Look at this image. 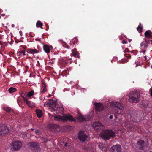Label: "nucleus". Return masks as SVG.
Returning <instances> with one entry per match:
<instances>
[{"instance_id": "1", "label": "nucleus", "mask_w": 152, "mask_h": 152, "mask_svg": "<svg viewBox=\"0 0 152 152\" xmlns=\"http://www.w3.org/2000/svg\"><path fill=\"white\" fill-rule=\"evenodd\" d=\"M129 96V102L136 103L139 101L140 94L136 91H134L131 92Z\"/></svg>"}, {"instance_id": "2", "label": "nucleus", "mask_w": 152, "mask_h": 152, "mask_svg": "<svg viewBox=\"0 0 152 152\" xmlns=\"http://www.w3.org/2000/svg\"><path fill=\"white\" fill-rule=\"evenodd\" d=\"M112 105L114 107L115 113L119 115L124 113V108L119 102H113Z\"/></svg>"}, {"instance_id": "3", "label": "nucleus", "mask_w": 152, "mask_h": 152, "mask_svg": "<svg viewBox=\"0 0 152 152\" xmlns=\"http://www.w3.org/2000/svg\"><path fill=\"white\" fill-rule=\"evenodd\" d=\"M54 117L55 120L57 121H69L71 122H76V120L73 118L72 116L70 114H68L61 116V115H58L57 116H54Z\"/></svg>"}, {"instance_id": "4", "label": "nucleus", "mask_w": 152, "mask_h": 152, "mask_svg": "<svg viewBox=\"0 0 152 152\" xmlns=\"http://www.w3.org/2000/svg\"><path fill=\"white\" fill-rule=\"evenodd\" d=\"M100 136L103 139L107 140H109L111 137H114L115 134L113 131L111 130H107L101 134Z\"/></svg>"}, {"instance_id": "5", "label": "nucleus", "mask_w": 152, "mask_h": 152, "mask_svg": "<svg viewBox=\"0 0 152 152\" xmlns=\"http://www.w3.org/2000/svg\"><path fill=\"white\" fill-rule=\"evenodd\" d=\"M22 143L20 141L13 142L10 144V148L13 151L19 150L21 147Z\"/></svg>"}, {"instance_id": "6", "label": "nucleus", "mask_w": 152, "mask_h": 152, "mask_svg": "<svg viewBox=\"0 0 152 152\" xmlns=\"http://www.w3.org/2000/svg\"><path fill=\"white\" fill-rule=\"evenodd\" d=\"M148 145V142L146 141L140 140L137 142L135 146L137 148L140 150H144L147 148Z\"/></svg>"}, {"instance_id": "7", "label": "nucleus", "mask_w": 152, "mask_h": 152, "mask_svg": "<svg viewBox=\"0 0 152 152\" xmlns=\"http://www.w3.org/2000/svg\"><path fill=\"white\" fill-rule=\"evenodd\" d=\"M76 118V119L78 120V122H81L82 121H89L91 120L90 115L87 116H83L79 113H78V115Z\"/></svg>"}, {"instance_id": "8", "label": "nucleus", "mask_w": 152, "mask_h": 152, "mask_svg": "<svg viewBox=\"0 0 152 152\" xmlns=\"http://www.w3.org/2000/svg\"><path fill=\"white\" fill-rule=\"evenodd\" d=\"M29 148L32 151L37 152L40 151L41 148L38 143L37 142H31L29 143Z\"/></svg>"}, {"instance_id": "9", "label": "nucleus", "mask_w": 152, "mask_h": 152, "mask_svg": "<svg viewBox=\"0 0 152 152\" xmlns=\"http://www.w3.org/2000/svg\"><path fill=\"white\" fill-rule=\"evenodd\" d=\"M9 132L8 128L4 124L0 125V135H4Z\"/></svg>"}, {"instance_id": "10", "label": "nucleus", "mask_w": 152, "mask_h": 152, "mask_svg": "<svg viewBox=\"0 0 152 152\" xmlns=\"http://www.w3.org/2000/svg\"><path fill=\"white\" fill-rule=\"evenodd\" d=\"M78 139L80 141L84 142L86 140L87 138V135L85 134L84 131H80L78 134Z\"/></svg>"}, {"instance_id": "11", "label": "nucleus", "mask_w": 152, "mask_h": 152, "mask_svg": "<svg viewBox=\"0 0 152 152\" xmlns=\"http://www.w3.org/2000/svg\"><path fill=\"white\" fill-rule=\"evenodd\" d=\"M46 105L50 107V108L52 110H53L55 106L57 104L56 102L54 100L52 99H50L47 101L45 103Z\"/></svg>"}, {"instance_id": "12", "label": "nucleus", "mask_w": 152, "mask_h": 152, "mask_svg": "<svg viewBox=\"0 0 152 152\" xmlns=\"http://www.w3.org/2000/svg\"><path fill=\"white\" fill-rule=\"evenodd\" d=\"M48 127L50 129L54 132L58 131L59 130V126L54 124H49Z\"/></svg>"}, {"instance_id": "13", "label": "nucleus", "mask_w": 152, "mask_h": 152, "mask_svg": "<svg viewBox=\"0 0 152 152\" xmlns=\"http://www.w3.org/2000/svg\"><path fill=\"white\" fill-rule=\"evenodd\" d=\"M121 150V146L115 145L112 146L110 150V152H120Z\"/></svg>"}, {"instance_id": "14", "label": "nucleus", "mask_w": 152, "mask_h": 152, "mask_svg": "<svg viewBox=\"0 0 152 152\" xmlns=\"http://www.w3.org/2000/svg\"><path fill=\"white\" fill-rule=\"evenodd\" d=\"M94 105L95 106V110L96 111L99 112L103 110L104 109L103 106L102 104L95 103Z\"/></svg>"}, {"instance_id": "15", "label": "nucleus", "mask_w": 152, "mask_h": 152, "mask_svg": "<svg viewBox=\"0 0 152 152\" xmlns=\"http://www.w3.org/2000/svg\"><path fill=\"white\" fill-rule=\"evenodd\" d=\"M64 110V108L62 106H59L58 104H57L56 106H55L53 111H55L56 110L57 113H60L61 112H63Z\"/></svg>"}, {"instance_id": "16", "label": "nucleus", "mask_w": 152, "mask_h": 152, "mask_svg": "<svg viewBox=\"0 0 152 152\" xmlns=\"http://www.w3.org/2000/svg\"><path fill=\"white\" fill-rule=\"evenodd\" d=\"M98 147L101 150L103 151L107 150L108 147V145L107 143L104 144L101 143L98 145Z\"/></svg>"}, {"instance_id": "17", "label": "nucleus", "mask_w": 152, "mask_h": 152, "mask_svg": "<svg viewBox=\"0 0 152 152\" xmlns=\"http://www.w3.org/2000/svg\"><path fill=\"white\" fill-rule=\"evenodd\" d=\"M103 126V124L99 121L95 122L93 124V127L96 129H99Z\"/></svg>"}, {"instance_id": "18", "label": "nucleus", "mask_w": 152, "mask_h": 152, "mask_svg": "<svg viewBox=\"0 0 152 152\" xmlns=\"http://www.w3.org/2000/svg\"><path fill=\"white\" fill-rule=\"evenodd\" d=\"M52 47H50L47 45H44L43 46V49L46 53H49L51 50Z\"/></svg>"}, {"instance_id": "19", "label": "nucleus", "mask_w": 152, "mask_h": 152, "mask_svg": "<svg viewBox=\"0 0 152 152\" xmlns=\"http://www.w3.org/2000/svg\"><path fill=\"white\" fill-rule=\"evenodd\" d=\"M141 107L146 108L148 106V102L147 101H143L140 103Z\"/></svg>"}, {"instance_id": "20", "label": "nucleus", "mask_w": 152, "mask_h": 152, "mask_svg": "<svg viewBox=\"0 0 152 152\" xmlns=\"http://www.w3.org/2000/svg\"><path fill=\"white\" fill-rule=\"evenodd\" d=\"M39 51L36 49H28L27 50V52L31 54H34L38 53Z\"/></svg>"}, {"instance_id": "21", "label": "nucleus", "mask_w": 152, "mask_h": 152, "mask_svg": "<svg viewBox=\"0 0 152 152\" xmlns=\"http://www.w3.org/2000/svg\"><path fill=\"white\" fill-rule=\"evenodd\" d=\"M79 54V53H78L74 49L72 50V55L73 56L76 57L77 58H80V56Z\"/></svg>"}, {"instance_id": "22", "label": "nucleus", "mask_w": 152, "mask_h": 152, "mask_svg": "<svg viewBox=\"0 0 152 152\" xmlns=\"http://www.w3.org/2000/svg\"><path fill=\"white\" fill-rule=\"evenodd\" d=\"M152 33L151 31L150 30L146 31L145 33V36L148 38H151V35Z\"/></svg>"}, {"instance_id": "23", "label": "nucleus", "mask_w": 152, "mask_h": 152, "mask_svg": "<svg viewBox=\"0 0 152 152\" xmlns=\"http://www.w3.org/2000/svg\"><path fill=\"white\" fill-rule=\"evenodd\" d=\"M36 113L39 118L41 117L42 115V111L40 110L37 109L36 111Z\"/></svg>"}, {"instance_id": "24", "label": "nucleus", "mask_w": 152, "mask_h": 152, "mask_svg": "<svg viewBox=\"0 0 152 152\" xmlns=\"http://www.w3.org/2000/svg\"><path fill=\"white\" fill-rule=\"evenodd\" d=\"M42 25L43 23L40 21H38L36 23V26L38 28L40 27L43 28L42 27Z\"/></svg>"}, {"instance_id": "25", "label": "nucleus", "mask_w": 152, "mask_h": 152, "mask_svg": "<svg viewBox=\"0 0 152 152\" xmlns=\"http://www.w3.org/2000/svg\"><path fill=\"white\" fill-rule=\"evenodd\" d=\"M16 90L17 89L15 88L11 87L9 89L8 91L10 93H11L16 91Z\"/></svg>"}, {"instance_id": "26", "label": "nucleus", "mask_w": 152, "mask_h": 152, "mask_svg": "<svg viewBox=\"0 0 152 152\" xmlns=\"http://www.w3.org/2000/svg\"><path fill=\"white\" fill-rule=\"evenodd\" d=\"M137 30L140 33L142 32V26L141 24L140 23L139 25L137 28Z\"/></svg>"}, {"instance_id": "27", "label": "nucleus", "mask_w": 152, "mask_h": 152, "mask_svg": "<svg viewBox=\"0 0 152 152\" xmlns=\"http://www.w3.org/2000/svg\"><path fill=\"white\" fill-rule=\"evenodd\" d=\"M34 94V91L33 90H32L31 91L29 92L28 93L26 94L27 96L30 97L33 95Z\"/></svg>"}, {"instance_id": "28", "label": "nucleus", "mask_w": 152, "mask_h": 152, "mask_svg": "<svg viewBox=\"0 0 152 152\" xmlns=\"http://www.w3.org/2000/svg\"><path fill=\"white\" fill-rule=\"evenodd\" d=\"M42 87L43 88V90L42 91V92L45 93L46 91V85L45 83H43Z\"/></svg>"}, {"instance_id": "29", "label": "nucleus", "mask_w": 152, "mask_h": 152, "mask_svg": "<svg viewBox=\"0 0 152 152\" xmlns=\"http://www.w3.org/2000/svg\"><path fill=\"white\" fill-rule=\"evenodd\" d=\"M36 134L39 135L41 134V131L39 129H36L35 131Z\"/></svg>"}, {"instance_id": "30", "label": "nucleus", "mask_w": 152, "mask_h": 152, "mask_svg": "<svg viewBox=\"0 0 152 152\" xmlns=\"http://www.w3.org/2000/svg\"><path fill=\"white\" fill-rule=\"evenodd\" d=\"M21 96L23 98L24 101H25V100L27 99L26 98L27 96H26V95H25L24 93H22L21 94Z\"/></svg>"}, {"instance_id": "31", "label": "nucleus", "mask_w": 152, "mask_h": 152, "mask_svg": "<svg viewBox=\"0 0 152 152\" xmlns=\"http://www.w3.org/2000/svg\"><path fill=\"white\" fill-rule=\"evenodd\" d=\"M28 99H26L25 101L26 102V104L30 107H33V105H31L30 104L31 102H30L28 101Z\"/></svg>"}, {"instance_id": "32", "label": "nucleus", "mask_w": 152, "mask_h": 152, "mask_svg": "<svg viewBox=\"0 0 152 152\" xmlns=\"http://www.w3.org/2000/svg\"><path fill=\"white\" fill-rule=\"evenodd\" d=\"M5 110L7 112H9L11 111V110L9 108H6L5 109Z\"/></svg>"}, {"instance_id": "33", "label": "nucleus", "mask_w": 152, "mask_h": 152, "mask_svg": "<svg viewBox=\"0 0 152 152\" xmlns=\"http://www.w3.org/2000/svg\"><path fill=\"white\" fill-rule=\"evenodd\" d=\"M21 53H22V54L23 55V56L25 55V50H23L22 51H21Z\"/></svg>"}, {"instance_id": "34", "label": "nucleus", "mask_w": 152, "mask_h": 152, "mask_svg": "<svg viewBox=\"0 0 152 152\" xmlns=\"http://www.w3.org/2000/svg\"><path fill=\"white\" fill-rule=\"evenodd\" d=\"M18 53V55H19L22 56H23V55L22 54V53H21V51H19Z\"/></svg>"}, {"instance_id": "35", "label": "nucleus", "mask_w": 152, "mask_h": 152, "mask_svg": "<svg viewBox=\"0 0 152 152\" xmlns=\"http://www.w3.org/2000/svg\"><path fill=\"white\" fill-rule=\"evenodd\" d=\"M122 42L123 44H126L127 43V42L126 41H125V40H123L122 41Z\"/></svg>"}, {"instance_id": "36", "label": "nucleus", "mask_w": 152, "mask_h": 152, "mask_svg": "<svg viewBox=\"0 0 152 152\" xmlns=\"http://www.w3.org/2000/svg\"><path fill=\"white\" fill-rule=\"evenodd\" d=\"M134 128H135L134 126H131L129 127V128L130 129H134Z\"/></svg>"}, {"instance_id": "37", "label": "nucleus", "mask_w": 152, "mask_h": 152, "mask_svg": "<svg viewBox=\"0 0 152 152\" xmlns=\"http://www.w3.org/2000/svg\"><path fill=\"white\" fill-rule=\"evenodd\" d=\"M66 142H65V141H63V142L61 143V145H64V143H65Z\"/></svg>"}, {"instance_id": "38", "label": "nucleus", "mask_w": 152, "mask_h": 152, "mask_svg": "<svg viewBox=\"0 0 152 152\" xmlns=\"http://www.w3.org/2000/svg\"><path fill=\"white\" fill-rule=\"evenodd\" d=\"M144 47L147 48L148 46V45L147 44H144Z\"/></svg>"}, {"instance_id": "39", "label": "nucleus", "mask_w": 152, "mask_h": 152, "mask_svg": "<svg viewBox=\"0 0 152 152\" xmlns=\"http://www.w3.org/2000/svg\"><path fill=\"white\" fill-rule=\"evenodd\" d=\"M67 143L66 142L65 143H64V147H67Z\"/></svg>"}, {"instance_id": "40", "label": "nucleus", "mask_w": 152, "mask_h": 152, "mask_svg": "<svg viewBox=\"0 0 152 152\" xmlns=\"http://www.w3.org/2000/svg\"><path fill=\"white\" fill-rule=\"evenodd\" d=\"M113 118V116L112 115H110V116H109V118L110 119H111Z\"/></svg>"}, {"instance_id": "41", "label": "nucleus", "mask_w": 152, "mask_h": 152, "mask_svg": "<svg viewBox=\"0 0 152 152\" xmlns=\"http://www.w3.org/2000/svg\"><path fill=\"white\" fill-rule=\"evenodd\" d=\"M115 120H116V119H117V116H116V115H115Z\"/></svg>"}, {"instance_id": "42", "label": "nucleus", "mask_w": 152, "mask_h": 152, "mask_svg": "<svg viewBox=\"0 0 152 152\" xmlns=\"http://www.w3.org/2000/svg\"><path fill=\"white\" fill-rule=\"evenodd\" d=\"M151 96H152V88L151 90Z\"/></svg>"}, {"instance_id": "43", "label": "nucleus", "mask_w": 152, "mask_h": 152, "mask_svg": "<svg viewBox=\"0 0 152 152\" xmlns=\"http://www.w3.org/2000/svg\"><path fill=\"white\" fill-rule=\"evenodd\" d=\"M143 46V45H142V42L140 44V46L141 47H142Z\"/></svg>"}, {"instance_id": "44", "label": "nucleus", "mask_w": 152, "mask_h": 152, "mask_svg": "<svg viewBox=\"0 0 152 152\" xmlns=\"http://www.w3.org/2000/svg\"><path fill=\"white\" fill-rule=\"evenodd\" d=\"M14 26H15V25L14 24H13L12 25V27H14Z\"/></svg>"}, {"instance_id": "45", "label": "nucleus", "mask_w": 152, "mask_h": 152, "mask_svg": "<svg viewBox=\"0 0 152 152\" xmlns=\"http://www.w3.org/2000/svg\"><path fill=\"white\" fill-rule=\"evenodd\" d=\"M142 52L143 53H144L145 52V50H144L143 51H142Z\"/></svg>"}, {"instance_id": "46", "label": "nucleus", "mask_w": 152, "mask_h": 152, "mask_svg": "<svg viewBox=\"0 0 152 152\" xmlns=\"http://www.w3.org/2000/svg\"><path fill=\"white\" fill-rule=\"evenodd\" d=\"M2 12V10L1 9H0V13Z\"/></svg>"}, {"instance_id": "47", "label": "nucleus", "mask_w": 152, "mask_h": 152, "mask_svg": "<svg viewBox=\"0 0 152 152\" xmlns=\"http://www.w3.org/2000/svg\"><path fill=\"white\" fill-rule=\"evenodd\" d=\"M19 33H20V35H21V34H22V31H20L19 32Z\"/></svg>"}, {"instance_id": "48", "label": "nucleus", "mask_w": 152, "mask_h": 152, "mask_svg": "<svg viewBox=\"0 0 152 152\" xmlns=\"http://www.w3.org/2000/svg\"><path fill=\"white\" fill-rule=\"evenodd\" d=\"M104 152H107V150L103 151Z\"/></svg>"}, {"instance_id": "49", "label": "nucleus", "mask_w": 152, "mask_h": 152, "mask_svg": "<svg viewBox=\"0 0 152 152\" xmlns=\"http://www.w3.org/2000/svg\"><path fill=\"white\" fill-rule=\"evenodd\" d=\"M4 15H5L4 14H1V15H2V16H4Z\"/></svg>"}, {"instance_id": "50", "label": "nucleus", "mask_w": 152, "mask_h": 152, "mask_svg": "<svg viewBox=\"0 0 152 152\" xmlns=\"http://www.w3.org/2000/svg\"><path fill=\"white\" fill-rule=\"evenodd\" d=\"M151 39H152V35H151Z\"/></svg>"}, {"instance_id": "51", "label": "nucleus", "mask_w": 152, "mask_h": 152, "mask_svg": "<svg viewBox=\"0 0 152 152\" xmlns=\"http://www.w3.org/2000/svg\"><path fill=\"white\" fill-rule=\"evenodd\" d=\"M31 130H33V129H31Z\"/></svg>"}, {"instance_id": "52", "label": "nucleus", "mask_w": 152, "mask_h": 152, "mask_svg": "<svg viewBox=\"0 0 152 152\" xmlns=\"http://www.w3.org/2000/svg\"><path fill=\"white\" fill-rule=\"evenodd\" d=\"M145 57L146 58V56H145Z\"/></svg>"}]
</instances>
